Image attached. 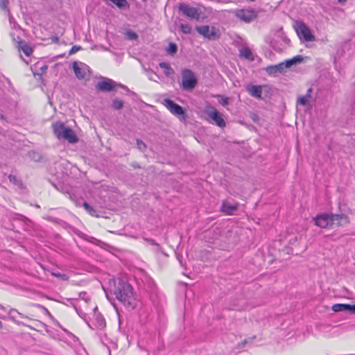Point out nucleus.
Wrapping results in <instances>:
<instances>
[{
	"label": "nucleus",
	"mask_w": 355,
	"mask_h": 355,
	"mask_svg": "<svg viewBox=\"0 0 355 355\" xmlns=\"http://www.w3.org/2000/svg\"><path fill=\"white\" fill-rule=\"evenodd\" d=\"M111 293L130 309H134L137 306V301L132 286L121 279H118L114 282V286L111 289Z\"/></svg>",
	"instance_id": "f257e3e1"
},
{
	"label": "nucleus",
	"mask_w": 355,
	"mask_h": 355,
	"mask_svg": "<svg viewBox=\"0 0 355 355\" xmlns=\"http://www.w3.org/2000/svg\"><path fill=\"white\" fill-rule=\"evenodd\" d=\"M53 132L59 139L67 140L71 144H75L78 139L72 129L64 125L63 123H55L53 125Z\"/></svg>",
	"instance_id": "f03ea898"
},
{
	"label": "nucleus",
	"mask_w": 355,
	"mask_h": 355,
	"mask_svg": "<svg viewBox=\"0 0 355 355\" xmlns=\"http://www.w3.org/2000/svg\"><path fill=\"white\" fill-rule=\"evenodd\" d=\"M197 85V79L193 72L185 69L182 71V88L184 90H192Z\"/></svg>",
	"instance_id": "7ed1b4c3"
},
{
	"label": "nucleus",
	"mask_w": 355,
	"mask_h": 355,
	"mask_svg": "<svg viewBox=\"0 0 355 355\" xmlns=\"http://www.w3.org/2000/svg\"><path fill=\"white\" fill-rule=\"evenodd\" d=\"M295 31L298 37L306 42H312L315 40V37L312 35L310 29L303 22H296Z\"/></svg>",
	"instance_id": "20e7f679"
},
{
	"label": "nucleus",
	"mask_w": 355,
	"mask_h": 355,
	"mask_svg": "<svg viewBox=\"0 0 355 355\" xmlns=\"http://www.w3.org/2000/svg\"><path fill=\"white\" fill-rule=\"evenodd\" d=\"M116 85L128 90L125 85L121 84L118 85L114 80L107 78H104L101 81L98 82L96 85V89L102 92H110L114 90Z\"/></svg>",
	"instance_id": "39448f33"
},
{
	"label": "nucleus",
	"mask_w": 355,
	"mask_h": 355,
	"mask_svg": "<svg viewBox=\"0 0 355 355\" xmlns=\"http://www.w3.org/2000/svg\"><path fill=\"white\" fill-rule=\"evenodd\" d=\"M179 10L184 16L190 18L198 20L200 18V11L198 8L191 7L188 4L181 3L178 5Z\"/></svg>",
	"instance_id": "423d86ee"
},
{
	"label": "nucleus",
	"mask_w": 355,
	"mask_h": 355,
	"mask_svg": "<svg viewBox=\"0 0 355 355\" xmlns=\"http://www.w3.org/2000/svg\"><path fill=\"white\" fill-rule=\"evenodd\" d=\"M236 17L241 21L250 23L257 17V14L253 9H240L235 12Z\"/></svg>",
	"instance_id": "0eeeda50"
},
{
	"label": "nucleus",
	"mask_w": 355,
	"mask_h": 355,
	"mask_svg": "<svg viewBox=\"0 0 355 355\" xmlns=\"http://www.w3.org/2000/svg\"><path fill=\"white\" fill-rule=\"evenodd\" d=\"M163 104L172 114L185 119L184 111L180 105L168 98L164 99Z\"/></svg>",
	"instance_id": "6e6552de"
},
{
	"label": "nucleus",
	"mask_w": 355,
	"mask_h": 355,
	"mask_svg": "<svg viewBox=\"0 0 355 355\" xmlns=\"http://www.w3.org/2000/svg\"><path fill=\"white\" fill-rule=\"evenodd\" d=\"M206 113L208 117L213 120L216 125L220 128L225 126L226 123L222 116V114H220L214 107H211V110H207Z\"/></svg>",
	"instance_id": "1a4fd4ad"
},
{
	"label": "nucleus",
	"mask_w": 355,
	"mask_h": 355,
	"mask_svg": "<svg viewBox=\"0 0 355 355\" xmlns=\"http://www.w3.org/2000/svg\"><path fill=\"white\" fill-rule=\"evenodd\" d=\"M196 30L199 34L209 40H214L216 37V28L214 26L209 27L207 25L196 26Z\"/></svg>",
	"instance_id": "9d476101"
},
{
	"label": "nucleus",
	"mask_w": 355,
	"mask_h": 355,
	"mask_svg": "<svg viewBox=\"0 0 355 355\" xmlns=\"http://www.w3.org/2000/svg\"><path fill=\"white\" fill-rule=\"evenodd\" d=\"M313 89L309 88L306 94L304 96H300L297 99V103L303 106L310 105L311 103L314 102L315 98L312 96Z\"/></svg>",
	"instance_id": "9b49d317"
},
{
	"label": "nucleus",
	"mask_w": 355,
	"mask_h": 355,
	"mask_svg": "<svg viewBox=\"0 0 355 355\" xmlns=\"http://www.w3.org/2000/svg\"><path fill=\"white\" fill-rule=\"evenodd\" d=\"M349 223V218L345 214H331V224L337 226H345Z\"/></svg>",
	"instance_id": "f8f14e48"
},
{
	"label": "nucleus",
	"mask_w": 355,
	"mask_h": 355,
	"mask_svg": "<svg viewBox=\"0 0 355 355\" xmlns=\"http://www.w3.org/2000/svg\"><path fill=\"white\" fill-rule=\"evenodd\" d=\"M315 224L321 228H327L331 226V214H324L318 216L315 218Z\"/></svg>",
	"instance_id": "ddd939ff"
},
{
	"label": "nucleus",
	"mask_w": 355,
	"mask_h": 355,
	"mask_svg": "<svg viewBox=\"0 0 355 355\" xmlns=\"http://www.w3.org/2000/svg\"><path fill=\"white\" fill-rule=\"evenodd\" d=\"M285 69L286 68L283 62H281L278 64L268 66L265 69V70L268 75L276 76L279 73H283Z\"/></svg>",
	"instance_id": "4468645a"
},
{
	"label": "nucleus",
	"mask_w": 355,
	"mask_h": 355,
	"mask_svg": "<svg viewBox=\"0 0 355 355\" xmlns=\"http://www.w3.org/2000/svg\"><path fill=\"white\" fill-rule=\"evenodd\" d=\"M81 66H79L78 64L76 62L73 63V69L76 76L80 79H84L87 75V66L80 63Z\"/></svg>",
	"instance_id": "2eb2a0df"
},
{
	"label": "nucleus",
	"mask_w": 355,
	"mask_h": 355,
	"mask_svg": "<svg viewBox=\"0 0 355 355\" xmlns=\"http://www.w3.org/2000/svg\"><path fill=\"white\" fill-rule=\"evenodd\" d=\"M331 309L334 312L349 311L354 313V312H355V304L350 305L347 304H335L332 306Z\"/></svg>",
	"instance_id": "dca6fc26"
},
{
	"label": "nucleus",
	"mask_w": 355,
	"mask_h": 355,
	"mask_svg": "<svg viewBox=\"0 0 355 355\" xmlns=\"http://www.w3.org/2000/svg\"><path fill=\"white\" fill-rule=\"evenodd\" d=\"M238 203H232L229 201H224L221 206V211L227 215H232L238 209Z\"/></svg>",
	"instance_id": "f3484780"
},
{
	"label": "nucleus",
	"mask_w": 355,
	"mask_h": 355,
	"mask_svg": "<svg viewBox=\"0 0 355 355\" xmlns=\"http://www.w3.org/2000/svg\"><path fill=\"white\" fill-rule=\"evenodd\" d=\"M17 48L19 51H22L27 56H30L33 51L32 47H31L24 40H21L18 42Z\"/></svg>",
	"instance_id": "a211bd4d"
},
{
	"label": "nucleus",
	"mask_w": 355,
	"mask_h": 355,
	"mask_svg": "<svg viewBox=\"0 0 355 355\" xmlns=\"http://www.w3.org/2000/svg\"><path fill=\"white\" fill-rule=\"evenodd\" d=\"M250 94L257 98H261L262 88L259 85H252L248 87Z\"/></svg>",
	"instance_id": "6ab92c4d"
},
{
	"label": "nucleus",
	"mask_w": 355,
	"mask_h": 355,
	"mask_svg": "<svg viewBox=\"0 0 355 355\" xmlns=\"http://www.w3.org/2000/svg\"><path fill=\"white\" fill-rule=\"evenodd\" d=\"M108 6H112L111 3L116 6L119 8H128L129 6L128 2L127 0H104Z\"/></svg>",
	"instance_id": "aec40b11"
},
{
	"label": "nucleus",
	"mask_w": 355,
	"mask_h": 355,
	"mask_svg": "<svg viewBox=\"0 0 355 355\" xmlns=\"http://www.w3.org/2000/svg\"><path fill=\"white\" fill-rule=\"evenodd\" d=\"M303 60V58L301 55H297L293 58L292 59H289L286 60L285 62H283V64L285 67V68H290L293 65H296Z\"/></svg>",
	"instance_id": "412c9836"
},
{
	"label": "nucleus",
	"mask_w": 355,
	"mask_h": 355,
	"mask_svg": "<svg viewBox=\"0 0 355 355\" xmlns=\"http://www.w3.org/2000/svg\"><path fill=\"white\" fill-rule=\"evenodd\" d=\"M159 66L162 68L165 69L164 74L168 76H172L174 75L175 71L171 67L170 64L167 62H159Z\"/></svg>",
	"instance_id": "4be33fe9"
},
{
	"label": "nucleus",
	"mask_w": 355,
	"mask_h": 355,
	"mask_svg": "<svg viewBox=\"0 0 355 355\" xmlns=\"http://www.w3.org/2000/svg\"><path fill=\"white\" fill-rule=\"evenodd\" d=\"M240 56L248 60L253 61L254 58L251 50L249 48H243L240 50Z\"/></svg>",
	"instance_id": "5701e85b"
},
{
	"label": "nucleus",
	"mask_w": 355,
	"mask_h": 355,
	"mask_svg": "<svg viewBox=\"0 0 355 355\" xmlns=\"http://www.w3.org/2000/svg\"><path fill=\"white\" fill-rule=\"evenodd\" d=\"M80 236L83 239H84V240H85L87 241H89V242H90L92 243H94L95 245H99L102 243L100 240H98V239H96V238H94L93 236H89L87 234H83V233H82L80 235Z\"/></svg>",
	"instance_id": "b1692460"
},
{
	"label": "nucleus",
	"mask_w": 355,
	"mask_h": 355,
	"mask_svg": "<svg viewBox=\"0 0 355 355\" xmlns=\"http://www.w3.org/2000/svg\"><path fill=\"white\" fill-rule=\"evenodd\" d=\"M123 106V102L120 99H114L112 101V107L114 110H121Z\"/></svg>",
	"instance_id": "393cba45"
},
{
	"label": "nucleus",
	"mask_w": 355,
	"mask_h": 355,
	"mask_svg": "<svg viewBox=\"0 0 355 355\" xmlns=\"http://www.w3.org/2000/svg\"><path fill=\"white\" fill-rule=\"evenodd\" d=\"M180 28L184 34H189L191 32V27L188 24H181Z\"/></svg>",
	"instance_id": "a878e982"
},
{
	"label": "nucleus",
	"mask_w": 355,
	"mask_h": 355,
	"mask_svg": "<svg viewBox=\"0 0 355 355\" xmlns=\"http://www.w3.org/2000/svg\"><path fill=\"white\" fill-rule=\"evenodd\" d=\"M83 207H85L86 211L88 213H89L90 215H92V216H96V210L92 207H91L88 203L84 202L83 203Z\"/></svg>",
	"instance_id": "bb28decb"
},
{
	"label": "nucleus",
	"mask_w": 355,
	"mask_h": 355,
	"mask_svg": "<svg viewBox=\"0 0 355 355\" xmlns=\"http://www.w3.org/2000/svg\"><path fill=\"white\" fill-rule=\"evenodd\" d=\"M13 313H17L19 315H20V317H21V318H24V316L22 315V314H21V313H20L19 312H18L17 309H11L10 310V311H9L10 318L12 321H14V322H15L19 323V322H17V321L15 316L13 315Z\"/></svg>",
	"instance_id": "cd10ccee"
},
{
	"label": "nucleus",
	"mask_w": 355,
	"mask_h": 355,
	"mask_svg": "<svg viewBox=\"0 0 355 355\" xmlns=\"http://www.w3.org/2000/svg\"><path fill=\"white\" fill-rule=\"evenodd\" d=\"M168 53L170 54H175L177 52V46L175 44L170 43L167 49Z\"/></svg>",
	"instance_id": "c85d7f7f"
},
{
	"label": "nucleus",
	"mask_w": 355,
	"mask_h": 355,
	"mask_svg": "<svg viewBox=\"0 0 355 355\" xmlns=\"http://www.w3.org/2000/svg\"><path fill=\"white\" fill-rule=\"evenodd\" d=\"M8 179L10 182L15 185H19L21 184V181L15 175H10Z\"/></svg>",
	"instance_id": "c756f323"
},
{
	"label": "nucleus",
	"mask_w": 355,
	"mask_h": 355,
	"mask_svg": "<svg viewBox=\"0 0 355 355\" xmlns=\"http://www.w3.org/2000/svg\"><path fill=\"white\" fill-rule=\"evenodd\" d=\"M126 36L129 40H137L138 37V35H137V33L132 31H127Z\"/></svg>",
	"instance_id": "7c9ffc66"
},
{
	"label": "nucleus",
	"mask_w": 355,
	"mask_h": 355,
	"mask_svg": "<svg viewBox=\"0 0 355 355\" xmlns=\"http://www.w3.org/2000/svg\"><path fill=\"white\" fill-rule=\"evenodd\" d=\"M136 141H137V148L140 150L144 151L146 148V145L143 141H141L139 139H137Z\"/></svg>",
	"instance_id": "2f4dec72"
},
{
	"label": "nucleus",
	"mask_w": 355,
	"mask_h": 355,
	"mask_svg": "<svg viewBox=\"0 0 355 355\" xmlns=\"http://www.w3.org/2000/svg\"><path fill=\"white\" fill-rule=\"evenodd\" d=\"M52 275L55 277H59L63 281L68 280V276L66 274H61L59 272H53Z\"/></svg>",
	"instance_id": "473e14b6"
},
{
	"label": "nucleus",
	"mask_w": 355,
	"mask_h": 355,
	"mask_svg": "<svg viewBox=\"0 0 355 355\" xmlns=\"http://www.w3.org/2000/svg\"><path fill=\"white\" fill-rule=\"evenodd\" d=\"M8 3V0H0V8L6 9Z\"/></svg>",
	"instance_id": "72a5a7b5"
},
{
	"label": "nucleus",
	"mask_w": 355,
	"mask_h": 355,
	"mask_svg": "<svg viewBox=\"0 0 355 355\" xmlns=\"http://www.w3.org/2000/svg\"><path fill=\"white\" fill-rule=\"evenodd\" d=\"M81 47L79 46H73L69 51V54H73L80 50Z\"/></svg>",
	"instance_id": "f704fd0d"
},
{
	"label": "nucleus",
	"mask_w": 355,
	"mask_h": 355,
	"mask_svg": "<svg viewBox=\"0 0 355 355\" xmlns=\"http://www.w3.org/2000/svg\"><path fill=\"white\" fill-rule=\"evenodd\" d=\"M98 325L99 328H103V327H104L105 326V322L101 318L99 320H98Z\"/></svg>",
	"instance_id": "c9c22d12"
},
{
	"label": "nucleus",
	"mask_w": 355,
	"mask_h": 355,
	"mask_svg": "<svg viewBox=\"0 0 355 355\" xmlns=\"http://www.w3.org/2000/svg\"><path fill=\"white\" fill-rule=\"evenodd\" d=\"M219 103L223 105V106H226L227 104H228V98H223L220 101Z\"/></svg>",
	"instance_id": "e433bc0d"
},
{
	"label": "nucleus",
	"mask_w": 355,
	"mask_h": 355,
	"mask_svg": "<svg viewBox=\"0 0 355 355\" xmlns=\"http://www.w3.org/2000/svg\"><path fill=\"white\" fill-rule=\"evenodd\" d=\"M131 165H132V166H133L135 168H140V166L137 163H136V162L132 163Z\"/></svg>",
	"instance_id": "4c0bfd02"
},
{
	"label": "nucleus",
	"mask_w": 355,
	"mask_h": 355,
	"mask_svg": "<svg viewBox=\"0 0 355 355\" xmlns=\"http://www.w3.org/2000/svg\"><path fill=\"white\" fill-rule=\"evenodd\" d=\"M43 309H44V311H45V313L48 314L49 315H51V313H49V311H48V309H46V308H44V307H43Z\"/></svg>",
	"instance_id": "58836bf2"
},
{
	"label": "nucleus",
	"mask_w": 355,
	"mask_h": 355,
	"mask_svg": "<svg viewBox=\"0 0 355 355\" xmlns=\"http://www.w3.org/2000/svg\"><path fill=\"white\" fill-rule=\"evenodd\" d=\"M338 1L339 3H345V2L347 1V0H338Z\"/></svg>",
	"instance_id": "ea45409f"
},
{
	"label": "nucleus",
	"mask_w": 355,
	"mask_h": 355,
	"mask_svg": "<svg viewBox=\"0 0 355 355\" xmlns=\"http://www.w3.org/2000/svg\"><path fill=\"white\" fill-rule=\"evenodd\" d=\"M150 243L153 245H157V243L153 240H150Z\"/></svg>",
	"instance_id": "a19ab883"
},
{
	"label": "nucleus",
	"mask_w": 355,
	"mask_h": 355,
	"mask_svg": "<svg viewBox=\"0 0 355 355\" xmlns=\"http://www.w3.org/2000/svg\"><path fill=\"white\" fill-rule=\"evenodd\" d=\"M150 243L153 245H157V243L153 240H150Z\"/></svg>",
	"instance_id": "79ce46f5"
},
{
	"label": "nucleus",
	"mask_w": 355,
	"mask_h": 355,
	"mask_svg": "<svg viewBox=\"0 0 355 355\" xmlns=\"http://www.w3.org/2000/svg\"><path fill=\"white\" fill-rule=\"evenodd\" d=\"M2 327H3V325H2V322L0 321V329H1V328H2Z\"/></svg>",
	"instance_id": "37998d69"
},
{
	"label": "nucleus",
	"mask_w": 355,
	"mask_h": 355,
	"mask_svg": "<svg viewBox=\"0 0 355 355\" xmlns=\"http://www.w3.org/2000/svg\"><path fill=\"white\" fill-rule=\"evenodd\" d=\"M354 313H355V312H354Z\"/></svg>",
	"instance_id": "c03bdc74"
}]
</instances>
